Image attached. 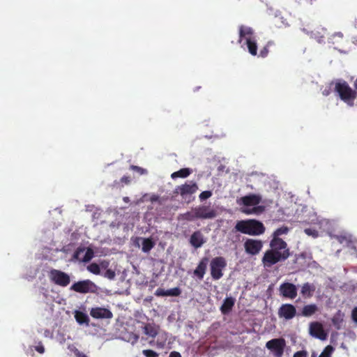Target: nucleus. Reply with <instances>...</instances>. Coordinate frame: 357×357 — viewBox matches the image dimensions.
Returning <instances> with one entry per match:
<instances>
[{"instance_id":"obj_32","label":"nucleus","mask_w":357,"mask_h":357,"mask_svg":"<svg viewBox=\"0 0 357 357\" xmlns=\"http://www.w3.org/2000/svg\"><path fill=\"white\" fill-rule=\"evenodd\" d=\"M87 270L93 274L100 275V267L96 263H91L87 266Z\"/></svg>"},{"instance_id":"obj_49","label":"nucleus","mask_w":357,"mask_h":357,"mask_svg":"<svg viewBox=\"0 0 357 357\" xmlns=\"http://www.w3.org/2000/svg\"><path fill=\"white\" fill-rule=\"evenodd\" d=\"M36 350L40 354H43L45 351V348L43 345H38L36 347Z\"/></svg>"},{"instance_id":"obj_47","label":"nucleus","mask_w":357,"mask_h":357,"mask_svg":"<svg viewBox=\"0 0 357 357\" xmlns=\"http://www.w3.org/2000/svg\"><path fill=\"white\" fill-rule=\"evenodd\" d=\"M351 317L353 320L357 323V307H354L352 310Z\"/></svg>"},{"instance_id":"obj_22","label":"nucleus","mask_w":357,"mask_h":357,"mask_svg":"<svg viewBox=\"0 0 357 357\" xmlns=\"http://www.w3.org/2000/svg\"><path fill=\"white\" fill-rule=\"evenodd\" d=\"M254 31L251 27L241 26L239 27V40L238 43H241L243 39L246 40V38H253Z\"/></svg>"},{"instance_id":"obj_52","label":"nucleus","mask_w":357,"mask_h":357,"mask_svg":"<svg viewBox=\"0 0 357 357\" xmlns=\"http://www.w3.org/2000/svg\"><path fill=\"white\" fill-rule=\"evenodd\" d=\"M323 94H324V96H328V95L329 94V91L324 90V91H323Z\"/></svg>"},{"instance_id":"obj_43","label":"nucleus","mask_w":357,"mask_h":357,"mask_svg":"<svg viewBox=\"0 0 357 357\" xmlns=\"http://www.w3.org/2000/svg\"><path fill=\"white\" fill-rule=\"evenodd\" d=\"M262 210H263L262 206H257V207L253 208L252 210H243V211L247 214H250L252 213H255L257 211H262Z\"/></svg>"},{"instance_id":"obj_10","label":"nucleus","mask_w":357,"mask_h":357,"mask_svg":"<svg viewBox=\"0 0 357 357\" xmlns=\"http://www.w3.org/2000/svg\"><path fill=\"white\" fill-rule=\"evenodd\" d=\"M195 208L196 212L195 216L198 219H213L218 215L216 210L209 206H199Z\"/></svg>"},{"instance_id":"obj_48","label":"nucleus","mask_w":357,"mask_h":357,"mask_svg":"<svg viewBox=\"0 0 357 357\" xmlns=\"http://www.w3.org/2000/svg\"><path fill=\"white\" fill-rule=\"evenodd\" d=\"M169 357H182V356L179 352L173 351L169 354Z\"/></svg>"},{"instance_id":"obj_4","label":"nucleus","mask_w":357,"mask_h":357,"mask_svg":"<svg viewBox=\"0 0 357 357\" xmlns=\"http://www.w3.org/2000/svg\"><path fill=\"white\" fill-rule=\"evenodd\" d=\"M227 266V261L223 257H216L211 261V275L215 280L220 279L223 276L222 271Z\"/></svg>"},{"instance_id":"obj_42","label":"nucleus","mask_w":357,"mask_h":357,"mask_svg":"<svg viewBox=\"0 0 357 357\" xmlns=\"http://www.w3.org/2000/svg\"><path fill=\"white\" fill-rule=\"evenodd\" d=\"M130 168L134 171L139 172L140 174H143L146 172V169L135 165H131Z\"/></svg>"},{"instance_id":"obj_45","label":"nucleus","mask_w":357,"mask_h":357,"mask_svg":"<svg viewBox=\"0 0 357 357\" xmlns=\"http://www.w3.org/2000/svg\"><path fill=\"white\" fill-rule=\"evenodd\" d=\"M73 352L76 357H87L86 354H84L77 349H75Z\"/></svg>"},{"instance_id":"obj_31","label":"nucleus","mask_w":357,"mask_h":357,"mask_svg":"<svg viewBox=\"0 0 357 357\" xmlns=\"http://www.w3.org/2000/svg\"><path fill=\"white\" fill-rule=\"evenodd\" d=\"M93 257L94 252L93 249H91V248H88L86 250L84 257L80 260V261L85 263L89 262L93 259Z\"/></svg>"},{"instance_id":"obj_21","label":"nucleus","mask_w":357,"mask_h":357,"mask_svg":"<svg viewBox=\"0 0 357 357\" xmlns=\"http://www.w3.org/2000/svg\"><path fill=\"white\" fill-rule=\"evenodd\" d=\"M190 243L195 248L202 247L205 241L201 231H195L190 236Z\"/></svg>"},{"instance_id":"obj_28","label":"nucleus","mask_w":357,"mask_h":357,"mask_svg":"<svg viewBox=\"0 0 357 357\" xmlns=\"http://www.w3.org/2000/svg\"><path fill=\"white\" fill-rule=\"evenodd\" d=\"M144 333L151 337H155L158 334V328L151 324H147L144 326Z\"/></svg>"},{"instance_id":"obj_27","label":"nucleus","mask_w":357,"mask_h":357,"mask_svg":"<svg viewBox=\"0 0 357 357\" xmlns=\"http://www.w3.org/2000/svg\"><path fill=\"white\" fill-rule=\"evenodd\" d=\"M245 41L249 53L252 56H256L257 54V45L255 38H246Z\"/></svg>"},{"instance_id":"obj_25","label":"nucleus","mask_w":357,"mask_h":357,"mask_svg":"<svg viewBox=\"0 0 357 357\" xmlns=\"http://www.w3.org/2000/svg\"><path fill=\"white\" fill-rule=\"evenodd\" d=\"M344 314L341 310H338L332 318V323L335 328L340 330L344 321Z\"/></svg>"},{"instance_id":"obj_20","label":"nucleus","mask_w":357,"mask_h":357,"mask_svg":"<svg viewBox=\"0 0 357 357\" xmlns=\"http://www.w3.org/2000/svg\"><path fill=\"white\" fill-rule=\"evenodd\" d=\"M316 290V286L313 283H304L301 289V294L304 298H310L313 296Z\"/></svg>"},{"instance_id":"obj_37","label":"nucleus","mask_w":357,"mask_h":357,"mask_svg":"<svg viewBox=\"0 0 357 357\" xmlns=\"http://www.w3.org/2000/svg\"><path fill=\"white\" fill-rule=\"evenodd\" d=\"M212 196V192L210 190H205L200 193L199 198L201 201L206 200Z\"/></svg>"},{"instance_id":"obj_36","label":"nucleus","mask_w":357,"mask_h":357,"mask_svg":"<svg viewBox=\"0 0 357 357\" xmlns=\"http://www.w3.org/2000/svg\"><path fill=\"white\" fill-rule=\"evenodd\" d=\"M304 232L307 235L312 236L313 238H317L319 236V232L317 230L311 229V228H307L305 229Z\"/></svg>"},{"instance_id":"obj_29","label":"nucleus","mask_w":357,"mask_h":357,"mask_svg":"<svg viewBox=\"0 0 357 357\" xmlns=\"http://www.w3.org/2000/svg\"><path fill=\"white\" fill-rule=\"evenodd\" d=\"M75 318L79 324H89V319L87 314L81 311H76L75 314Z\"/></svg>"},{"instance_id":"obj_26","label":"nucleus","mask_w":357,"mask_h":357,"mask_svg":"<svg viewBox=\"0 0 357 357\" xmlns=\"http://www.w3.org/2000/svg\"><path fill=\"white\" fill-rule=\"evenodd\" d=\"M192 169L190 168H182L177 172H174L172 174L171 177L172 179L177 178H187L192 174Z\"/></svg>"},{"instance_id":"obj_13","label":"nucleus","mask_w":357,"mask_h":357,"mask_svg":"<svg viewBox=\"0 0 357 357\" xmlns=\"http://www.w3.org/2000/svg\"><path fill=\"white\" fill-rule=\"evenodd\" d=\"M90 315L96 319H110L113 317V313L109 309L102 307H92Z\"/></svg>"},{"instance_id":"obj_30","label":"nucleus","mask_w":357,"mask_h":357,"mask_svg":"<svg viewBox=\"0 0 357 357\" xmlns=\"http://www.w3.org/2000/svg\"><path fill=\"white\" fill-rule=\"evenodd\" d=\"M195 208L192 211H188L181 215L182 219L188 221H193L197 218Z\"/></svg>"},{"instance_id":"obj_40","label":"nucleus","mask_w":357,"mask_h":357,"mask_svg":"<svg viewBox=\"0 0 357 357\" xmlns=\"http://www.w3.org/2000/svg\"><path fill=\"white\" fill-rule=\"evenodd\" d=\"M155 295L157 296H167V290L162 288H158L155 291Z\"/></svg>"},{"instance_id":"obj_46","label":"nucleus","mask_w":357,"mask_h":357,"mask_svg":"<svg viewBox=\"0 0 357 357\" xmlns=\"http://www.w3.org/2000/svg\"><path fill=\"white\" fill-rule=\"evenodd\" d=\"M105 275L109 279H113L114 278L115 274L114 271H112L110 269H108L106 271Z\"/></svg>"},{"instance_id":"obj_38","label":"nucleus","mask_w":357,"mask_h":357,"mask_svg":"<svg viewBox=\"0 0 357 357\" xmlns=\"http://www.w3.org/2000/svg\"><path fill=\"white\" fill-rule=\"evenodd\" d=\"M85 251V248H83V247H79L76 249V250L73 253V258L74 259H77V260H81L79 259V255L83 253Z\"/></svg>"},{"instance_id":"obj_17","label":"nucleus","mask_w":357,"mask_h":357,"mask_svg":"<svg viewBox=\"0 0 357 357\" xmlns=\"http://www.w3.org/2000/svg\"><path fill=\"white\" fill-rule=\"evenodd\" d=\"M93 283L90 280H83L75 282L70 287V289L78 292L86 294L90 291L91 286Z\"/></svg>"},{"instance_id":"obj_9","label":"nucleus","mask_w":357,"mask_h":357,"mask_svg":"<svg viewBox=\"0 0 357 357\" xmlns=\"http://www.w3.org/2000/svg\"><path fill=\"white\" fill-rule=\"evenodd\" d=\"M280 294L284 298L294 299L297 296V287L290 282H283L279 287Z\"/></svg>"},{"instance_id":"obj_50","label":"nucleus","mask_w":357,"mask_h":357,"mask_svg":"<svg viewBox=\"0 0 357 357\" xmlns=\"http://www.w3.org/2000/svg\"><path fill=\"white\" fill-rule=\"evenodd\" d=\"M109 265V262L107 261H102L100 262V264L99 265L100 267L101 266L103 268H106Z\"/></svg>"},{"instance_id":"obj_23","label":"nucleus","mask_w":357,"mask_h":357,"mask_svg":"<svg viewBox=\"0 0 357 357\" xmlns=\"http://www.w3.org/2000/svg\"><path fill=\"white\" fill-rule=\"evenodd\" d=\"M235 303V299L232 297H227L220 307L221 312L223 314H228L234 307Z\"/></svg>"},{"instance_id":"obj_12","label":"nucleus","mask_w":357,"mask_h":357,"mask_svg":"<svg viewBox=\"0 0 357 357\" xmlns=\"http://www.w3.org/2000/svg\"><path fill=\"white\" fill-rule=\"evenodd\" d=\"M335 238L343 246L352 250L351 254H357V240L351 235H338Z\"/></svg>"},{"instance_id":"obj_6","label":"nucleus","mask_w":357,"mask_h":357,"mask_svg":"<svg viewBox=\"0 0 357 357\" xmlns=\"http://www.w3.org/2000/svg\"><path fill=\"white\" fill-rule=\"evenodd\" d=\"M286 346V342L283 338H275L268 341L266 347L273 354L274 357H282Z\"/></svg>"},{"instance_id":"obj_14","label":"nucleus","mask_w":357,"mask_h":357,"mask_svg":"<svg viewBox=\"0 0 357 357\" xmlns=\"http://www.w3.org/2000/svg\"><path fill=\"white\" fill-rule=\"evenodd\" d=\"M261 201V197L255 194H250L244 197H242L237 203L240 205L246 206H252L258 205Z\"/></svg>"},{"instance_id":"obj_7","label":"nucleus","mask_w":357,"mask_h":357,"mask_svg":"<svg viewBox=\"0 0 357 357\" xmlns=\"http://www.w3.org/2000/svg\"><path fill=\"white\" fill-rule=\"evenodd\" d=\"M198 190L197 184L194 181L185 183L178 185L174 190V194L180 195L183 199L195 194Z\"/></svg>"},{"instance_id":"obj_35","label":"nucleus","mask_w":357,"mask_h":357,"mask_svg":"<svg viewBox=\"0 0 357 357\" xmlns=\"http://www.w3.org/2000/svg\"><path fill=\"white\" fill-rule=\"evenodd\" d=\"M142 354L146 357H158L159 356V354L156 351L151 350V349H144L142 351Z\"/></svg>"},{"instance_id":"obj_11","label":"nucleus","mask_w":357,"mask_h":357,"mask_svg":"<svg viewBox=\"0 0 357 357\" xmlns=\"http://www.w3.org/2000/svg\"><path fill=\"white\" fill-rule=\"evenodd\" d=\"M278 314L280 318L292 319L296 315V307L290 303L282 304L278 309Z\"/></svg>"},{"instance_id":"obj_51","label":"nucleus","mask_w":357,"mask_h":357,"mask_svg":"<svg viewBox=\"0 0 357 357\" xmlns=\"http://www.w3.org/2000/svg\"><path fill=\"white\" fill-rule=\"evenodd\" d=\"M354 88H355V89H356V93H357V78H356V80H355V82H354Z\"/></svg>"},{"instance_id":"obj_15","label":"nucleus","mask_w":357,"mask_h":357,"mask_svg":"<svg viewBox=\"0 0 357 357\" xmlns=\"http://www.w3.org/2000/svg\"><path fill=\"white\" fill-rule=\"evenodd\" d=\"M310 264V258L307 257L306 252H302L295 255L294 259V268L296 270H301L307 267Z\"/></svg>"},{"instance_id":"obj_1","label":"nucleus","mask_w":357,"mask_h":357,"mask_svg":"<svg viewBox=\"0 0 357 357\" xmlns=\"http://www.w3.org/2000/svg\"><path fill=\"white\" fill-rule=\"evenodd\" d=\"M289 231L286 226L278 228L272 234L269 243L270 248L265 251L261 258V264L264 268L268 269L278 263L285 261L290 256V250L287 243L280 236L287 234Z\"/></svg>"},{"instance_id":"obj_18","label":"nucleus","mask_w":357,"mask_h":357,"mask_svg":"<svg viewBox=\"0 0 357 357\" xmlns=\"http://www.w3.org/2000/svg\"><path fill=\"white\" fill-rule=\"evenodd\" d=\"M139 240L142 241V250L143 252L149 253L155 245V241L151 238H143L137 237V238H136V240L135 242V245L136 246H138V247L139 246V244L138 243V241Z\"/></svg>"},{"instance_id":"obj_24","label":"nucleus","mask_w":357,"mask_h":357,"mask_svg":"<svg viewBox=\"0 0 357 357\" xmlns=\"http://www.w3.org/2000/svg\"><path fill=\"white\" fill-rule=\"evenodd\" d=\"M318 311V307L316 304H309L303 306L301 314L303 317H310Z\"/></svg>"},{"instance_id":"obj_53","label":"nucleus","mask_w":357,"mask_h":357,"mask_svg":"<svg viewBox=\"0 0 357 357\" xmlns=\"http://www.w3.org/2000/svg\"><path fill=\"white\" fill-rule=\"evenodd\" d=\"M312 357H317V355H316L314 353H313V354H312Z\"/></svg>"},{"instance_id":"obj_2","label":"nucleus","mask_w":357,"mask_h":357,"mask_svg":"<svg viewBox=\"0 0 357 357\" xmlns=\"http://www.w3.org/2000/svg\"><path fill=\"white\" fill-rule=\"evenodd\" d=\"M234 229L237 231L250 236H259L265 231L263 223L255 219L237 221Z\"/></svg>"},{"instance_id":"obj_16","label":"nucleus","mask_w":357,"mask_h":357,"mask_svg":"<svg viewBox=\"0 0 357 357\" xmlns=\"http://www.w3.org/2000/svg\"><path fill=\"white\" fill-rule=\"evenodd\" d=\"M310 333L311 335L320 340H324L326 338V333L323 326L319 322H312L310 324Z\"/></svg>"},{"instance_id":"obj_34","label":"nucleus","mask_w":357,"mask_h":357,"mask_svg":"<svg viewBox=\"0 0 357 357\" xmlns=\"http://www.w3.org/2000/svg\"><path fill=\"white\" fill-rule=\"evenodd\" d=\"M167 296H178L181 294V290L179 287H174L167 290Z\"/></svg>"},{"instance_id":"obj_41","label":"nucleus","mask_w":357,"mask_h":357,"mask_svg":"<svg viewBox=\"0 0 357 357\" xmlns=\"http://www.w3.org/2000/svg\"><path fill=\"white\" fill-rule=\"evenodd\" d=\"M293 357H308V354L305 350L296 351Z\"/></svg>"},{"instance_id":"obj_44","label":"nucleus","mask_w":357,"mask_h":357,"mask_svg":"<svg viewBox=\"0 0 357 357\" xmlns=\"http://www.w3.org/2000/svg\"><path fill=\"white\" fill-rule=\"evenodd\" d=\"M130 181H131L130 177L128 176H123L121 178V182L126 185L130 184Z\"/></svg>"},{"instance_id":"obj_3","label":"nucleus","mask_w":357,"mask_h":357,"mask_svg":"<svg viewBox=\"0 0 357 357\" xmlns=\"http://www.w3.org/2000/svg\"><path fill=\"white\" fill-rule=\"evenodd\" d=\"M335 91L338 94L340 98L347 103L349 106L352 107L354 105V100L357 97L355 90H353L348 83L345 81L337 82L335 83Z\"/></svg>"},{"instance_id":"obj_33","label":"nucleus","mask_w":357,"mask_h":357,"mask_svg":"<svg viewBox=\"0 0 357 357\" xmlns=\"http://www.w3.org/2000/svg\"><path fill=\"white\" fill-rule=\"evenodd\" d=\"M334 351L333 347L331 345L326 346L324 351L321 353L319 357H331V354Z\"/></svg>"},{"instance_id":"obj_39","label":"nucleus","mask_w":357,"mask_h":357,"mask_svg":"<svg viewBox=\"0 0 357 357\" xmlns=\"http://www.w3.org/2000/svg\"><path fill=\"white\" fill-rule=\"evenodd\" d=\"M269 50H268V45L264 46L263 49L260 50L259 52V56L262 58H265L268 54Z\"/></svg>"},{"instance_id":"obj_5","label":"nucleus","mask_w":357,"mask_h":357,"mask_svg":"<svg viewBox=\"0 0 357 357\" xmlns=\"http://www.w3.org/2000/svg\"><path fill=\"white\" fill-rule=\"evenodd\" d=\"M48 277L52 282L60 287H67L70 282V275L60 270L51 269Z\"/></svg>"},{"instance_id":"obj_19","label":"nucleus","mask_w":357,"mask_h":357,"mask_svg":"<svg viewBox=\"0 0 357 357\" xmlns=\"http://www.w3.org/2000/svg\"><path fill=\"white\" fill-rule=\"evenodd\" d=\"M208 261H209V259L208 257H203L200 260L199 263L198 264V266H197V268L195 269V271L193 272L195 276L197 277L198 279H199L200 280L204 278V276L206 273V271L207 268V264H208Z\"/></svg>"},{"instance_id":"obj_8","label":"nucleus","mask_w":357,"mask_h":357,"mask_svg":"<svg viewBox=\"0 0 357 357\" xmlns=\"http://www.w3.org/2000/svg\"><path fill=\"white\" fill-rule=\"evenodd\" d=\"M263 248V242L261 240L248 238L244 243L245 251L250 255H258Z\"/></svg>"}]
</instances>
